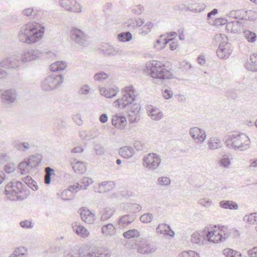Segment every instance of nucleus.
Instances as JSON below:
<instances>
[{"instance_id": "1", "label": "nucleus", "mask_w": 257, "mask_h": 257, "mask_svg": "<svg viewBox=\"0 0 257 257\" xmlns=\"http://www.w3.org/2000/svg\"><path fill=\"white\" fill-rule=\"evenodd\" d=\"M45 32V27L35 22H29L23 26L19 32L20 41L27 44L34 43L41 39Z\"/></svg>"}, {"instance_id": "2", "label": "nucleus", "mask_w": 257, "mask_h": 257, "mask_svg": "<svg viewBox=\"0 0 257 257\" xmlns=\"http://www.w3.org/2000/svg\"><path fill=\"white\" fill-rule=\"evenodd\" d=\"M225 144L230 149L243 151L249 148L250 139L243 133L232 134L226 139Z\"/></svg>"}, {"instance_id": "3", "label": "nucleus", "mask_w": 257, "mask_h": 257, "mask_svg": "<svg viewBox=\"0 0 257 257\" xmlns=\"http://www.w3.org/2000/svg\"><path fill=\"white\" fill-rule=\"evenodd\" d=\"M146 69L148 73L154 78L164 80L173 78L172 73L160 61H152L146 64Z\"/></svg>"}, {"instance_id": "4", "label": "nucleus", "mask_w": 257, "mask_h": 257, "mask_svg": "<svg viewBox=\"0 0 257 257\" xmlns=\"http://www.w3.org/2000/svg\"><path fill=\"white\" fill-rule=\"evenodd\" d=\"M121 98L114 101L115 105L121 109H128L130 105L135 102L137 96L135 88L132 86H126L122 90Z\"/></svg>"}, {"instance_id": "5", "label": "nucleus", "mask_w": 257, "mask_h": 257, "mask_svg": "<svg viewBox=\"0 0 257 257\" xmlns=\"http://www.w3.org/2000/svg\"><path fill=\"white\" fill-rule=\"evenodd\" d=\"M64 81L62 74H52L47 76L41 82V87L43 90L50 91L58 88Z\"/></svg>"}, {"instance_id": "6", "label": "nucleus", "mask_w": 257, "mask_h": 257, "mask_svg": "<svg viewBox=\"0 0 257 257\" xmlns=\"http://www.w3.org/2000/svg\"><path fill=\"white\" fill-rule=\"evenodd\" d=\"M42 158L40 155H31L29 157L27 160L21 162L17 169L20 170L21 175L28 174L32 169L38 166L41 162Z\"/></svg>"}, {"instance_id": "7", "label": "nucleus", "mask_w": 257, "mask_h": 257, "mask_svg": "<svg viewBox=\"0 0 257 257\" xmlns=\"http://www.w3.org/2000/svg\"><path fill=\"white\" fill-rule=\"evenodd\" d=\"M80 257H109L110 251L106 248H88L87 247H81L79 249Z\"/></svg>"}, {"instance_id": "8", "label": "nucleus", "mask_w": 257, "mask_h": 257, "mask_svg": "<svg viewBox=\"0 0 257 257\" xmlns=\"http://www.w3.org/2000/svg\"><path fill=\"white\" fill-rule=\"evenodd\" d=\"M161 162L160 156L155 153H149L143 158V166L151 171H155Z\"/></svg>"}, {"instance_id": "9", "label": "nucleus", "mask_w": 257, "mask_h": 257, "mask_svg": "<svg viewBox=\"0 0 257 257\" xmlns=\"http://www.w3.org/2000/svg\"><path fill=\"white\" fill-rule=\"evenodd\" d=\"M217 230H210L208 227H206L202 231V235H206L209 241L218 243L224 241L228 237L227 233L223 234Z\"/></svg>"}, {"instance_id": "10", "label": "nucleus", "mask_w": 257, "mask_h": 257, "mask_svg": "<svg viewBox=\"0 0 257 257\" xmlns=\"http://www.w3.org/2000/svg\"><path fill=\"white\" fill-rule=\"evenodd\" d=\"M16 99V90L10 89L4 91L1 95V102L3 107L9 108L13 106Z\"/></svg>"}, {"instance_id": "11", "label": "nucleus", "mask_w": 257, "mask_h": 257, "mask_svg": "<svg viewBox=\"0 0 257 257\" xmlns=\"http://www.w3.org/2000/svg\"><path fill=\"white\" fill-rule=\"evenodd\" d=\"M70 37L73 43L80 46L85 47L87 44L86 35L80 29L72 28L70 32Z\"/></svg>"}, {"instance_id": "12", "label": "nucleus", "mask_w": 257, "mask_h": 257, "mask_svg": "<svg viewBox=\"0 0 257 257\" xmlns=\"http://www.w3.org/2000/svg\"><path fill=\"white\" fill-rule=\"evenodd\" d=\"M101 51L106 56H115L118 55L123 56L126 55V52L119 47H114L108 43L103 44L101 48Z\"/></svg>"}, {"instance_id": "13", "label": "nucleus", "mask_w": 257, "mask_h": 257, "mask_svg": "<svg viewBox=\"0 0 257 257\" xmlns=\"http://www.w3.org/2000/svg\"><path fill=\"white\" fill-rule=\"evenodd\" d=\"M40 55V53L38 50L25 49L21 54L20 60L23 63L29 62L38 58Z\"/></svg>"}, {"instance_id": "14", "label": "nucleus", "mask_w": 257, "mask_h": 257, "mask_svg": "<svg viewBox=\"0 0 257 257\" xmlns=\"http://www.w3.org/2000/svg\"><path fill=\"white\" fill-rule=\"evenodd\" d=\"M60 6L67 11L79 13L82 11V7L76 0H61Z\"/></svg>"}, {"instance_id": "15", "label": "nucleus", "mask_w": 257, "mask_h": 257, "mask_svg": "<svg viewBox=\"0 0 257 257\" xmlns=\"http://www.w3.org/2000/svg\"><path fill=\"white\" fill-rule=\"evenodd\" d=\"M137 251L141 254H149L155 252L156 247L148 241L143 240L140 243H137Z\"/></svg>"}, {"instance_id": "16", "label": "nucleus", "mask_w": 257, "mask_h": 257, "mask_svg": "<svg viewBox=\"0 0 257 257\" xmlns=\"http://www.w3.org/2000/svg\"><path fill=\"white\" fill-rule=\"evenodd\" d=\"M93 182L92 179L90 178L84 177L79 182L75 184L69 186L70 190H75L77 192L81 189H86L87 187Z\"/></svg>"}, {"instance_id": "17", "label": "nucleus", "mask_w": 257, "mask_h": 257, "mask_svg": "<svg viewBox=\"0 0 257 257\" xmlns=\"http://www.w3.org/2000/svg\"><path fill=\"white\" fill-rule=\"evenodd\" d=\"M79 210L81 219L83 221L88 224H92L94 222L95 214L90 210L81 208Z\"/></svg>"}, {"instance_id": "18", "label": "nucleus", "mask_w": 257, "mask_h": 257, "mask_svg": "<svg viewBox=\"0 0 257 257\" xmlns=\"http://www.w3.org/2000/svg\"><path fill=\"white\" fill-rule=\"evenodd\" d=\"M189 133L192 138L197 139L200 142H203L206 137L205 131L197 127L191 128Z\"/></svg>"}, {"instance_id": "19", "label": "nucleus", "mask_w": 257, "mask_h": 257, "mask_svg": "<svg viewBox=\"0 0 257 257\" xmlns=\"http://www.w3.org/2000/svg\"><path fill=\"white\" fill-rule=\"evenodd\" d=\"M14 182H11L8 183L5 188V194L7 196L8 199L14 201L16 196V186Z\"/></svg>"}, {"instance_id": "20", "label": "nucleus", "mask_w": 257, "mask_h": 257, "mask_svg": "<svg viewBox=\"0 0 257 257\" xmlns=\"http://www.w3.org/2000/svg\"><path fill=\"white\" fill-rule=\"evenodd\" d=\"M0 66L2 68L8 69L9 72L13 69H15L16 66V60L15 57L8 58L0 62Z\"/></svg>"}, {"instance_id": "21", "label": "nucleus", "mask_w": 257, "mask_h": 257, "mask_svg": "<svg viewBox=\"0 0 257 257\" xmlns=\"http://www.w3.org/2000/svg\"><path fill=\"white\" fill-rule=\"evenodd\" d=\"M126 118L120 114H116L112 119V124L115 127L123 129L126 124Z\"/></svg>"}, {"instance_id": "22", "label": "nucleus", "mask_w": 257, "mask_h": 257, "mask_svg": "<svg viewBox=\"0 0 257 257\" xmlns=\"http://www.w3.org/2000/svg\"><path fill=\"white\" fill-rule=\"evenodd\" d=\"M231 51L227 48L226 45L220 44L216 51V54L218 57L220 59H226L228 58Z\"/></svg>"}, {"instance_id": "23", "label": "nucleus", "mask_w": 257, "mask_h": 257, "mask_svg": "<svg viewBox=\"0 0 257 257\" xmlns=\"http://www.w3.org/2000/svg\"><path fill=\"white\" fill-rule=\"evenodd\" d=\"M242 27V24L239 21H233L227 23L226 29L228 31L236 33L240 31Z\"/></svg>"}, {"instance_id": "24", "label": "nucleus", "mask_w": 257, "mask_h": 257, "mask_svg": "<svg viewBox=\"0 0 257 257\" xmlns=\"http://www.w3.org/2000/svg\"><path fill=\"white\" fill-rule=\"evenodd\" d=\"M72 228L76 234L83 237H87L89 234V231L83 226L81 225L78 222L73 223Z\"/></svg>"}, {"instance_id": "25", "label": "nucleus", "mask_w": 257, "mask_h": 257, "mask_svg": "<svg viewBox=\"0 0 257 257\" xmlns=\"http://www.w3.org/2000/svg\"><path fill=\"white\" fill-rule=\"evenodd\" d=\"M118 153L122 157L130 159L134 156L135 151L131 147L124 146L119 149Z\"/></svg>"}, {"instance_id": "26", "label": "nucleus", "mask_w": 257, "mask_h": 257, "mask_svg": "<svg viewBox=\"0 0 257 257\" xmlns=\"http://www.w3.org/2000/svg\"><path fill=\"white\" fill-rule=\"evenodd\" d=\"M158 232L161 234H165L170 236H174L175 233L171 229L170 226L165 223L160 224L156 229Z\"/></svg>"}, {"instance_id": "27", "label": "nucleus", "mask_w": 257, "mask_h": 257, "mask_svg": "<svg viewBox=\"0 0 257 257\" xmlns=\"http://www.w3.org/2000/svg\"><path fill=\"white\" fill-rule=\"evenodd\" d=\"M32 146L28 142L17 141V151L23 155H27Z\"/></svg>"}, {"instance_id": "28", "label": "nucleus", "mask_w": 257, "mask_h": 257, "mask_svg": "<svg viewBox=\"0 0 257 257\" xmlns=\"http://www.w3.org/2000/svg\"><path fill=\"white\" fill-rule=\"evenodd\" d=\"M219 206L222 208L230 210H237L238 208V204L231 200H222L219 202Z\"/></svg>"}, {"instance_id": "29", "label": "nucleus", "mask_w": 257, "mask_h": 257, "mask_svg": "<svg viewBox=\"0 0 257 257\" xmlns=\"http://www.w3.org/2000/svg\"><path fill=\"white\" fill-rule=\"evenodd\" d=\"M23 183L21 181H17V200H23L28 196V192L27 190L21 189Z\"/></svg>"}, {"instance_id": "30", "label": "nucleus", "mask_w": 257, "mask_h": 257, "mask_svg": "<svg viewBox=\"0 0 257 257\" xmlns=\"http://www.w3.org/2000/svg\"><path fill=\"white\" fill-rule=\"evenodd\" d=\"M67 64L63 61H57L53 63L50 66V70L51 71L55 72L64 70Z\"/></svg>"}, {"instance_id": "31", "label": "nucleus", "mask_w": 257, "mask_h": 257, "mask_svg": "<svg viewBox=\"0 0 257 257\" xmlns=\"http://www.w3.org/2000/svg\"><path fill=\"white\" fill-rule=\"evenodd\" d=\"M101 232L105 235H113L115 233V228L112 224L108 223L102 227Z\"/></svg>"}, {"instance_id": "32", "label": "nucleus", "mask_w": 257, "mask_h": 257, "mask_svg": "<svg viewBox=\"0 0 257 257\" xmlns=\"http://www.w3.org/2000/svg\"><path fill=\"white\" fill-rule=\"evenodd\" d=\"M38 14V11L35 7L29 8L24 10L22 14L24 16L30 17L32 18H35Z\"/></svg>"}, {"instance_id": "33", "label": "nucleus", "mask_w": 257, "mask_h": 257, "mask_svg": "<svg viewBox=\"0 0 257 257\" xmlns=\"http://www.w3.org/2000/svg\"><path fill=\"white\" fill-rule=\"evenodd\" d=\"M243 34L245 39L250 43L254 42L256 40V35L252 31L248 30H244Z\"/></svg>"}, {"instance_id": "34", "label": "nucleus", "mask_w": 257, "mask_h": 257, "mask_svg": "<svg viewBox=\"0 0 257 257\" xmlns=\"http://www.w3.org/2000/svg\"><path fill=\"white\" fill-rule=\"evenodd\" d=\"M205 236V235H202V231L201 232V234L198 232H195L191 235L192 242L197 244L203 243V240L205 239V238L204 237Z\"/></svg>"}, {"instance_id": "35", "label": "nucleus", "mask_w": 257, "mask_h": 257, "mask_svg": "<svg viewBox=\"0 0 257 257\" xmlns=\"http://www.w3.org/2000/svg\"><path fill=\"white\" fill-rule=\"evenodd\" d=\"M117 39L120 42H128L132 40V35L130 32H122L117 35Z\"/></svg>"}, {"instance_id": "36", "label": "nucleus", "mask_w": 257, "mask_h": 257, "mask_svg": "<svg viewBox=\"0 0 257 257\" xmlns=\"http://www.w3.org/2000/svg\"><path fill=\"white\" fill-rule=\"evenodd\" d=\"M209 147L210 149L214 150L221 147V141L216 138H211L209 141Z\"/></svg>"}, {"instance_id": "37", "label": "nucleus", "mask_w": 257, "mask_h": 257, "mask_svg": "<svg viewBox=\"0 0 257 257\" xmlns=\"http://www.w3.org/2000/svg\"><path fill=\"white\" fill-rule=\"evenodd\" d=\"M145 23L144 20L134 19L131 20L127 25L128 28L130 29H135L138 27L142 26Z\"/></svg>"}, {"instance_id": "38", "label": "nucleus", "mask_w": 257, "mask_h": 257, "mask_svg": "<svg viewBox=\"0 0 257 257\" xmlns=\"http://www.w3.org/2000/svg\"><path fill=\"white\" fill-rule=\"evenodd\" d=\"M223 254L226 257H241V253L230 248H225L223 250Z\"/></svg>"}, {"instance_id": "39", "label": "nucleus", "mask_w": 257, "mask_h": 257, "mask_svg": "<svg viewBox=\"0 0 257 257\" xmlns=\"http://www.w3.org/2000/svg\"><path fill=\"white\" fill-rule=\"evenodd\" d=\"M73 169L75 172L83 173L86 170L85 164L81 161H77L73 166Z\"/></svg>"}, {"instance_id": "40", "label": "nucleus", "mask_w": 257, "mask_h": 257, "mask_svg": "<svg viewBox=\"0 0 257 257\" xmlns=\"http://www.w3.org/2000/svg\"><path fill=\"white\" fill-rule=\"evenodd\" d=\"M97 135V133L95 131H90L89 132H84L81 134L80 137L82 139L86 140H90L95 138Z\"/></svg>"}, {"instance_id": "41", "label": "nucleus", "mask_w": 257, "mask_h": 257, "mask_svg": "<svg viewBox=\"0 0 257 257\" xmlns=\"http://www.w3.org/2000/svg\"><path fill=\"white\" fill-rule=\"evenodd\" d=\"M139 235V231L135 229L128 230L123 233V237L126 239L137 237Z\"/></svg>"}, {"instance_id": "42", "label": "nucleus", "mask_w": 257, "mask_h": 257, "mask_svg": "<svg viewBox=\"0 0 257 257\" xmlns=\"http://www.w3.org/2000/svg\"><path fill=\"white\" fill-rule=\"evenodd\" d=\"M149 115L153 119L156 120H160L163 117L162 112L157 108H152Z\"/></svg>"}, {"instance_id": "43", "label": "nucleus", "mask_w": 257, "mask_h": 257, "mask_svg": "<svg viewBox=\"0 0 257 257\" xmlns=\"http://www.w3.org/2000/svg\"><path fill=\"white\" fill-rule=\"evenodd\" d=\"M100 91L101 94L107 98H112L117 94V92L115 90L109 88H101Z\"/></svg>"}, {"instance_id": "44", "label": "nucleus", "mask_w": 257, "mask_h": 257, "mask_svg": "<svg viewBox=\"0 0 257 257\" xmlns=\"http://www.w3.org/2000/svg\"><path fill=\"white\" fill-rule=\"evenodd\" d=\"M141 109V106L140 104L137 102H133L131 105H130V108L128 109H125L127 111L128 113H132L133 114H140Z\"/></svg>"}, {"instance_id": "45", "label": "nucleus", "mask_w": 257, "mask_h": 257, "mask_svg": "<svg viewBox=\"0 0 257 257\" xmlns=\"http://www.w3.org/2000/svg\"><path fill=\"white\" fill-rule=\"evenodd\" d=\"M243 220L246 221L250 224H254L257 222V213L254 212L249 214V215H246L243 217Z\"/></svg>"}, {"instance_id": "46", "label": "nucleus", "mask_w": 257, "mask_h": 257, "mask_svg": "<svg viewBox=\"0 0 257 257\" xmlns=\"http://www.w3.org/2000/svg\"><path fill=\"white\" fill-rule=\"evenodd\" d=\"M133 221L134 218H131L129 215H125L119 219L118 223L120 225H125L131 224Z\"/></svg>"}, {"instance_id": "47", "label": "nucleus", "mask_w": 257, "mask_h": 257, "mask_svg": "<svg viewBox=\"0 0 257 257\" xmlns=\"http://www.w3.org/2000/svg\"><path fill=\"white\" fill-rule=\"evenodd\" d=\"M205 6L204 5V4H202L200 6L198 5L197 4H194L191 5L190 6H189L188 7V9L191 12H202L204 9Z\"/></svg>"}, {"instance_id": "48", "label": "nucleus", "mask_w": 257, "mask_h": 257, "mask_svg": "<svg viewBox=\"0 0 257 257\" xmlns=\"http://www.w3.org/2000/svg\"><path fill=\"white\" fill-rule=\"evenodd\" d=\"M218 163L220 165L227 168L230 164L229 157L227 155H223L222 158L219 161Z\"/></svg>"}, {"instance_id": "49", "label": "nucleus", "mask_w": 257, "mask_h": 257, "mask_svg": "<svg viewBox=\"0 0 257 257\" xmlns=\"http://www.w3.org/2000/svg\"><path fill=\"white\" fill-rule=\"evenodd\" d=\"M153 218V216L151 213H147L143 214L140 217V220L145 223L151 222Z\"/></svg>"}, {"instance_id": "50", "label": "nucleus", "mask_w": 257, "mask_h": 257, "mask_svg": "<svg viewBox=\"0 0 257 257\" xmlns=\"http://www.w3.org/2000/svg\"><path fill=\"white\" fill-rule=\"evenodd\" d=\"M171 183V179L167 177H161L158 179V184L160 186H167Z\"/></svg>"}, {"instance_id": "51", "label": "nucleus", "mask_w": 257, "mask_h": 257, "mask_svg": "<svg viewBox=\"0 0 257 257\" xmlns=\"http://www.w3.org/2000/svg\"><path fill=\"white\" fill-rule=\"evenodd\" d=\"M191 68V64L189 62L183 61L180 64V69L182 72L185 73L189 72Z\"/></svg>"}, {"instance_id": "52", "label": "nucleus", "mask_w": 257, "mask_h": 257, "mask_svg": "<svg viewBox=\"0 0 257 257\" xmlns=\"http://www.w3.org/2000/svg\"><path fill=\"white\" fill-rule=\"evenodd\" d=\"M198 203L205 207H208L212 205V201L208 198L200 199Z\"/></svg>"}, {"instance_id": "53", "label": "nucleus", "mask_w": 257, "mask_h": 257, "mask_svg": "<svg viewBox=\"0 0 257 257\" xmlns=\"http://www.w3.org/2000/svg\"><path fill=\"white\" fill-rule=\"evenodd\" d=\"M114 212V211L113 210H106L105 213L102 215L101 217V220L102 221H104L106 220V219H109L112 216Z\"/></svg>"}, {"instance_id": "54", "label": "nucleus", "mask_w": 257, "mask_h": 257, "mask_svg": "<svg viewBox=\"0 0 257 257\" xmlns=\"http://www.w3.org/2000/svg\"><path fill=\"white\" fill-rule=\"evenodd\" d=\"M75 191V190H70L69 188L67 190H65L63 192L61 193V199L64 201L70 200L72 197H67L68 196V194L71 193L72 191Z\"/></svg>"}, {"instance_id": "55", "label": "nucleus", "mask_w": 257, "mask_h": 257, "mask_svg": "<svg viewBox=\"0 0 257 257\" xmlns=\"http://www.w3.org/2000/svg\"><path fill=\"white\" fill-rule=\"evenodd\" d=\"M16 169L15 164L13 163H8L5 167V171L7 173H11Z\"/></svg>"}, {"instance_id": "56", "label": "nucleus", "mask_w": 257, "mask_h": 257, "mask_svg": "<svg viewBox=\"0 0 257 257\" xmlns=\"http://www.w3.org/2000/svg\"><path fill=\"white\" fill-rule=\"evenodd\" d=\"M108 77V75L104 72H99L95 74L94 78L95 80L100 81L106 79Z\"/></svg>"}, {"instance_id": "57", "label": "nucleus", "mask_w": 257, "mask_h": 257, "mask_svg": "<svg viewBox=\"0 0 257 257\" xmlns=\"http://www.w3.org/2000/svg\"><path fill=\"white\" fill-rule=\"evenodd\" d=\"M227 20L226 19L223 18H219L218 19H216L214 22H213V25L216 26H222L226 24L227 25Z\"/></svg>"}, {"instance_id": "58", "label": "nucleus", "mask_w": 257, "mask_h": 257, "mask_svg": "<svg viewBox=\"0 0 257 257\" xmlns=\"http://www.w3.org/2000/svg\"><path fill=\"white\" fill-rule=\"evenodd\" d=\"M94 150L96 155L99 156L103 155L105 152V149L99 144H96L95 145Z\"/></svg>"}, {"instance_id": "59", "label": "nucleus", "mask_w": 257, "mask_h": 257, "mask_svg": "<svg viewBox=\"0 0 257 257\" xmlns=\"http://www.w3.org/2000/svg\"><path fill=\"white\" fill-rule=\"evenodd\" d=\"M129 120L131 123L137 122L140 120V114L128 113Z\"/></svg>"}, {"instance_id": "60", "label": "nucleus", "mask_w": 257, "mask_h": 257, "mask_svg": "<svg viewBox=\"0 0 257 257\" xmlns=\"http://www.w3.org/2000/svg\"><path fill=\"white\" fill-rule=\"evenodd\" d=\"M144 11V7L143 6L141 5H139L138 6L134 7L132 9V12L134 14L136 15H140Z\"/></svg>"}, {"instance_id": "61", "label": "nucleus", "mask_w": 257, "mask_h": 257, "mask_svg": "<svg viewBox=\"0 0 257 257\" xmlns=\"http://www.w3.org/2000/svg\"><path fill=\"white\" fill-rule=\"evenodd\" d=\"M182 256L183 257H199L198 253L192 250L183 252Z\"/></svg>"}, {"instance_id": "62", "label": "nucleus", "mask_w": 257, "mask_h": 257, "mask_svg": "<svg viewBox=\"0 0 257 257\" xmlns=\"http://www.w3.org/2000/svg\"><path fill=\"white\" fill-rule=\"evenodd\" d=\"M21 226L24 228H32L33 225H32V222L29 220H25L21 221L20 223Z\"/></svg>"}, {"instance_id": "63", "label": "nucleus", "mask_w": 257, "mask_h": 257, "mask_svg": "<svg viewBox=\"0 0 257 257\" xmlns=\"http://www.w3.org/2000/svg\"><path fill=\"white\" fill-rule=\"evenodd\" d=\"M163 96L166 99L171 98L173 96V92L171 90L166 89L163 91Z\"/></svg>"}, {"instance_id": "64", "label": "nucleus", "mask_w": 257, "mask_h": 257, "mask_svg": "<svg viewBox=\"0 0 257 257\" xmlns=\"http://www.w3.org/2000/svg\"><path fill=\"white\" fill-rule=\"evenodd\" d=\"M247 254L250 257H257V246L253 247L248 250Z\"/></svg>"}]
</instances>
